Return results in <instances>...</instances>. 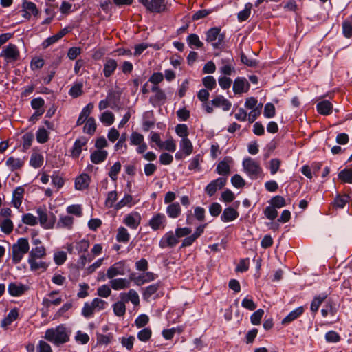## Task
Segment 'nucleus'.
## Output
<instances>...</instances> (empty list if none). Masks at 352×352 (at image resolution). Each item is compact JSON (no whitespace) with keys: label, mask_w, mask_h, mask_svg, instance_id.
Here are the masks:
<instances>
[{"label":"nucleus","mask_w":352,"mask_h":352,"mask_svg":"<svg viewBox=\"0 0 352 352\" xmlns=\"http://www.w3.org/2000/svg\"><path fill=\"white\" fill-rule=\"evenodd\" d=\"M41 226L45 229H52L54 228L56 223V217L52 213L48 214L45 208L41 207L36 210Z\"/></svg>","instance_id":"39448f33"},{"label":"nucleus","mask_w":352,"mask_h":352,"mask_svg":"<svg viewBox=\"0 0 352 352\" xmlns=\"http://www.w3.org/2000/svg\"><path fill=\"white\" fill-rule=\"evenodd\" d=\"M338 179L344 183L352 184V168H344L338 174Z\"/></svg>","instance_id":"a18cd8bd"},{"label":"nucleus","mask_w":352,"mask_h":352,"mask_svg":"<svg viewBox=\"0 0 352 352\" xmlns=\"http://www.w3.org/2000/svg\"><path fill=\"white\" fill-rule=\"evenodd\" d=\"M24 164V161L20 158L10 157L6 161V165L11 170H15L21 168Z\"/></svg>","instance_id":"58836bf2"},{"label":"nucleus","mask_w":352,"mask_h":352,"mask_svg":"<svg viewBox=\"0 0 352 352\" xmlns=\"http://www.w3.org/2000/svg\"><path fill=\"white\" fill-rule=\"evenodd\" d=\"M25 193L24 188L22 186H19L14 189V190L12 192V205L16 208H19L21 206L23 196Z\"/></svg>","instance_id":"412c9836"},{"label":"nucleus","mask_w":352,"mask_h":352,"mask_svg":"<svg viewBox=\"0 0 352 352\" xmlns=\"http://www.w3.org/2000/svg\"><path fill=\"white\" fill-rule=\"evenodd\" d=\"M250 83L244 77H237L233 82V91L235 94L246 93L250 89Z\"/></svg>","instance_id":"ddd939ff"},{"label":"nucleus","mask_w":352,"mask_h":352,"mask_svg":"<svg viewBox=\"0 0 352 352\" xmlns=\"http://www.w3.org/2000/svg\"><path fill=\"white\" fill-rule=\"evenodd\" d=\"M125 274V263L124 261L115 263L110 266L107 271V276L109 279H113L117 276H122Z\"/></svg>","instance_id":"f8f14e48"},{"label":"nucleus","mask_w":352,"mask_h":352,"mask_svg":"<svg viewBox=\"0 0 352 352\" xmlns=\"http://www.w3.org/2000/svg\"><path fill=\"white\" fill-rule=\"evenodd\" d=\"M110 286L114 290L125 289L131 285V278H113L110 280Z\"/></svg>","instance_id":"4be33fe9"},{"label":"nucleus","mask_w":352,"mask_h":352,"mask_svg":"<svg viewBox=\"0 0 352 352\" xmlns=\"http://www.w3.org/2000/svg\"><path fill=\"white\" fill-rule=\"evenodd\" d=\"M120 298L124 302H131L135 306L140 304L139 295L134 289H130L128 292L120 293Z\"/></svg>","instance_id":"6ab92c4d"},{"label":"nucleus","mask_w":352,"mask_h":352,"mask_svg":"<svg viewBox=\"0 0 352 352\" xmlns=\"http://www.w3.org/2000/svg\"><path fill=\"white\" fill-rule=\"evenodd\" d=\"M182 152L186 155H190L193 151V146L188 138L182 139L179 142Z\"/></svg>","instance_id":"c9c22d12"},{"label":"nucleus","mask_w":352,"mask_h":352,"mask_svg":"<svg viewBox=\"0 0 352 352\" xmlns=\"http://www.w3.org/2000/svg\"><path fill=\"white\" fill-rule=\"evenodd\" d=\"M216 171L219 175H228L230 173V166L226 160L221 161L217 166Z\"/></svg>","instance_id":"603ef678"},{"label":"nucleus","mask_w":352,"mask_h":352,"mask_svg":"<svg viewBox=\"0 0 352 352\" xmlns=\"http://www.w3.org/2000/svg\"><path fill=\"white\" fill-rule=\"evenodd\" d=\"M305 311L302 306L298 307L289 312L282 320V324L287 325L298 318Z\"/></svg>","instance_id":"5701e85b"},{"label":"nucleus","mask_w":352,"mask_h":352,"mask_svg":"<svg viewBox=\"0 0 352 352\" xmlns=\"http://www.w3.org/2000/svg\"><path fill=\"white\" fill-rule=\"evenodd\" d=\"M22 12H23L22 16L27 19H30L31 15L37 16L39 13L36 4L27 1L22 3Z\"/></svg>","instance_id":"a211bd4d"},{"label":"nucleus","mask_w":352,"mask_h":352,"mask_svg":"<svg viewBox=\"0 0 352 352\" xmlns=\"http://www.w3.org/2000/svg\"><path fill=\"white\" fill-rule=\"evenodd\" d=\"M252 8V5L251 3H246L245 8L238 13V20L239 21H244L247 20L250 15Z\"/></svg>","instance_id":"09e8293b"},{"label":"nucleus","mask_w":352,"mask_h":352,"mask_svg":"<svg viewBox=\"0 0 352 352\" xmlns=\"http://www.w3.org/2000/svg\"><path fill=\"white\" fill-rule=\"evenodd\" d=\"M264 315V310L259 309L254 311L250 316V320L252 324L258 325L261 324V319Z\"/></svg>","instance_id":"680f3d73"},{"label":"nucleus","mask_w":352,"mask_h":352,"mask_svg":"<svg viewBox=\"0 0 352 352\" xmlns=\"http://www.w3.org/2000/svg\"><path fill=\"white\" fill-rule=\"evenodd\" d=\"M87 143V140L86 138L81 137L77 139L75 141L72 149L71 151L72 157L78 158L82 152V147L86 146Z\"/></svg>","instance_id":"cd10ccee"},{"label":"nucleus","mask_w":352,"mask_h":352,"mask_svg":"<svg viewBox=\"0 0 352 352\" xmlns=\"http://www.w3.org/2000/svg\"><path fill=\"white\" fill-rule=\"evenodd\" d=\"M28 263L31 271L39 273L46 271L49 267L48 263L40 258H28Z\"/></svg>","instance_id":"dca6fc26"},{"label":"nucleus","mask_w":352,"mask_h":352,"mask_svg":"<svg viewBox=\"0 0 352 352\" xmlns=\"http://www.w3.org/2000/svg\"><path fill=\"white\" fill-rule=\"evenodd\" d=\"M317 111L323 116H328L332 113L333 104L329 100H322L316 105Z\"/></svg>","instance_id":"7c9ffc66"},{"label":"nucleus","mask_w":352,"mask_h":352,"mask_svg":"<svg viewBox=\"0 0 352 352\" xmlns=\"http://www.w3.org/2000/svg\"><path fill=\"white\" fill-rule=\"evenodd\" d=\"M96 129V120L93 117H89L84 126L83 131L89 135H94Z\"/></svg>","instance_id":"37998d69"},{"label":"nucleus","mask_w":352,"mask_h":352,"mask_svg":"<svg viewBox=\"0 0 352 352\" xmlns=\"http://www.w3.org/2000/svg\"><path fill=\"white\" fill-rule=\"evenodd\" d=\"M46 256V249L43 245H38L32 248L29 252L28 258L42 259Z\"/></svg>","instance_id":"72a5a7b5"},{"label":"nucleus","mask_w":352,"mask_h":352,"mask_svg":"<svg viewBox=\"0 0 352 352\" xmlns=\"http://www.w3.org/2000/svg\"><path fill=\"white\" fill-rule=\"evenodd\" d=\"M94 104L89 103L82 109L76 122L77 126H80L83 123L86 122L87 120L89 118V116L94 109Z\"/></svg>","instance_id":"473e14b6"},{"label":"nucleus","mask_w":352,"mask_h":352,"mask_svg":"<svg viewBox=\"0 0 352 352\" xmlns=\"http://www.w3.org/2000/svg\"><path fill=\"white\" fill-rule=\"evenodd\" d=\"M0 56L3 57L6 63H8L17 60L20 57V52L15 45L10 43L3 49Z\"/></svg>","instance_id":"0eeeda50"},{"label":"nucleus","mask_w":352,"mask_h":352,"mask_svg":"<svg viewBox=\"0 0 352 352\" xmlns=\"http://www.w3.org/2000/svg\"><path fill=\"white\" fill-rule=\"evenodd\" d=\"M45 105V101L41 97L34 98L31 101V107L32 109L37 111V114L43 115L45 112L43 106Z\"/></svg>","instance_id":"a19ab883"},{"label":"nucleus","mask_w":352,"mask_h":352,"mask_svg":"<svg viewBox=\"0 0 352 352\" xmlns=\"http://www.w3.org/2000/svg\"><path fill=\"white\" fill-rule=\"evenodd\" d=\"M148 225L154 231L164 230L167 225L166 217L162 213H155L148 221Z\"/></svg>","instance_id":"6e6552de"},{"label":"nucleus","mask_w":352,"mask_h":352,"mask_svg":"<svg viewBox=\"0 0 352 352\" xmlns=\"http://www.w3.org/2000/svg\"><path fill=\"white\" fill-rule=\"evenodd\" d=\"M43 164V157L41 153H34L32 154L30 160V164L31 166L38 168Z\"/></svg>","instance_id":"c03bdc74"},{"label":"nucleus","mask_w":352,"mask_h":352,"mask_svg":"<svg viewBox=\"0 0 352 352\" xmlns=\"http://www.w3.org/2000/svg\"><path fill=\"white\" fill-rule=\"evenodd\" d=\"M242 166L244 173L252 180L262 178L263 176V171L260 162L250 157L243 159Z\"/></svg>","instance_id":"f03ea898"},{"label":"nucleus","mask_w":352,"mask_h":352,"mask_svg":"<svg viewBox=\"0 0 352 352\" xmlns=\"http://www.w3.org/2000/svg\"><path fill=\"white\" fill-rule=\"evenodd\" d=\"M231 183L235 188H243L245 185V180L241 175L238 174H235L232 176L231 178Z\"/></svg>","instance_id":"774afa93"},{"label":"nucleus","mask_w":352,"mask_h":352,"mask_svg":"<svg viewBox=\"0 0 352 352\" xmlns=\"http://www.w3.org/2000/svg\"><path fill=\"white\" fill-rule=\"evenodd\" d=\"M63 300L60 297L57 298L56 299H52V298H44L42 301L43 305L46 308H50V306L59 305L62 302Z\"/></svg>","instance_id":"338daca9"},{"label":"nucleus","mask_w":352,"mask_h":352,"mask_svg":"<svg viewBox=\"0 0 352 352\" xmlns=\"http://www.w3.org/2000/svg\"><path fill=\"white\" fill-rule=\"evenodd\" d=\"M74 218L70 216H61L56 224L58 228L71 230L73 228Z\"/></svg>","instance_id":"f704fd0d"},{"label":"nucleus","mask_w":352,"mask_h":352,"mask_svg":"<svg viewBox=\"0 0 352 352\" xmlns=\"http://www.w3.org/2000/svg\"><path fill=\"white\" fill-rule=\"evenodd\" d=\"M108 152L104 150H96L91 153L90 160L92 163L98 164L103 162L107 157Z\"/></svg>","instance_id":"2f4dec72"},{"label":"nucleus","mask_w":352,"mask_h":352,"mask_svg":"<svg viewBox=\"0 0 352 352\" xmlns=\"http://www.w3.org/2000/svg\"><path fill=\"white\" fill-rule=\"evenodd\" d=\"M227 182L226 178L219 177L217 179L212 180L205 188L206 193L210 196H213L218 190L223 188Z\"/></svg>","instance_id":"9b49d317"},{"label":"nucleus","mask_w":352,"mask_h":352,"mask_svg":"<svg viewBox=\"0 0 352 352\" xmlns=\"http://www.w3.org/2000/svg\"><path fill=\"white\" fill-rule=\"evenodd\" d=\"M82 83H76L70 88L69 94L73 98H77L82 94Z\"/></svg>","instance_id":"052dcab7"},{"label":"nucleus","mask_w":352,"mask_h":352,"mask_svg":"<svg viewBox=\"0 0 352 352\" xmlns=\"http://www.w3.org/2000/svg\"><path fill=\"white\" fill-rule=\"evenodd\" d=\"M113 312L117 316H122L126 312V306L124 301L116 302L113 305Z\"/></svg>","instance_id":"4d7b16f0"},{"label":"nucleus","mask_w":352,"mask_h":352,"mask_svg":"<svg viewBox=\"0 0 352 352\" xmlns=\"http://www.w3.org/2000/svg\"><path fill=\"white\" fill-rule=\"evenodd\" d=\"M0 228L4 234H10L14 228V224L11 219H0Z\"/></svg>","instance_id":"4c0bfd02"},{"label":"nucleus","mask_w":352,"mask_h":352,"mask_svg":"<svg viewBox=\"0 0 352 352\" xmlns=\"http://www.w3.org/2000/svg\"><path fill=\"white\" fill-rule=\"evenodd\" d=\"M152 336V330L149 327H144L137 335L138 338L144 342H148Z\"/></svg>","instance_id":"3c124183"},{"label":"nucleus","mask_w":352,"mask_h":352,"mask_svg":"<svg viewBox=\"0 0 352 352\" xmlns=\"http://www.w3.org/2000/svg\"><path fill=\"white\" fill-rule=\"evenodd\" d=\"M175 133L182 139L188 138L189 135L188 127L185 124H179L175 126Z\"/></svg>","instance_id":"5fc2aeb1"},{"label":"nucleus","mask_w":352,"mask_h":352,"mask_svg":"<svg viewBox=\"0 0 352 352\" xmlns=\"http://www.w3.org/2000/svg\"><path fill=\"white\" fill-rule=\"evenodd\" d=\"M90 181V177L86 173H82L76 178L75 188L78 190H85L89 187Z\"/></svg>","instance_id":"393cba45"},{"label":"nucleus","mask_w":352,"mask_h":352,"mask_svg":"<svg viewBox=\"0 0 352 352\" xmlns=\"http://www.w3.org/2000/svg\"><path fill=\"white\" fill-rule=\"evenodd\" d=\"M44 338L54 345L60 346L69 341L70 331L65 324H60L47 329Z\"/></svg>","instance_id":"f257e3e1"},{"label":"nucleus","mask_w":352,"mask_h":352,"mask_svg":"<svg viewBox=\"0 0 352 352\" xmlns=\"http://www.w3.org/2000/svg\"><path fill=\"white\" fill-rule=\"evenodd\" d=\"M342 33L347 38L352 37V14L343 21Z\"/></svg>","instance_id":"e433bc0d"},{"label":"nucleus","mask_w":352,"mask_h":352,"mask_svg":"<svg viewBox=\"0 0 352 352\" xmlns=\"http://www.w3.org/2000/svg\"><path fill=\"white\" fill-rule=\"evenodd\" d=\"M118 199V194L116 190L108 192L107 199L105 200L106 207L111 208L115 207V203Z\"/></svg>","instance_id":"13d9d810"},{"label":"nucleus","mask_w":352,"mask_h":352,"mask_svg":"<svg viewBox=\"0 0 352 352\" xmlns=\"http://www.w3.org/2000/svg\"><path fill=\"white\" fill-rule=\"evenodd\" d=\"M114 115L111 111H107L102 113L100 120L106 126H110L114 122Z\"/></svg>","instance_id":"8fccbe9b"},{"label":"nucleus","mask_w":352,"mask_h":352,"mask_svg":"<svg viewBox=\"0 0 352 352\" xmlns=\"http://www.w3.org/2000/svg\"><path fill=\"white\" fill-rule=\"evenodd\" d=\"M239 215L236 210L232 207H228L224 209L221 216V219L223 222H230L237 219Z\"/></svg>","instance_id":"c85d7f7f"},{"label":"nucleus","mask_w":352,"mask_h":352,"mask_svg":"<svg viewBox=\"0 0 352 352\" xmlns=\"http://www.w3.org/2000/svg\"><path fill=\"white\" fill-rule=\"evenodd\" d=\"M121 166L120 162H117L111 167L108 175L113 181L117 180L118 175L121 170Z\"/></svg>","instance_id":"e2e57ef3"},{"label":"nucleus","mask_w":352,"mask_h":352,"mask_svg":"<svg viewBox=\"0 0 352 352\" xmlns=\"http://www.w3.org/2000/svg\"><path fill=\"white\" fill-rule=\"evenodd\" d=\"M220 72L225 76H230L235 73L234 59L230 58H222L221 60Z\"/></svg>","instance_id":"2eb2a0df"},{"label":"nucleus","mask_w":352,"mask_h":352,"mask_svg":"<svg viewBox=\"0 0 352 352\" xmlns=\"http://www.w3.org/2000/svg\"><path fill=\"white\" fill-rule=\"evenodd\" d=\"M270 204L276 208H281L286 206V201L283 197L276 195L270 199Z\"/></svg>","instance_id":"6e6d98bb"},{"label":"nucleus","mask_w":352,"mask_h":352,"mask_svg":"<svg viewBox=\"0 0 352 352\" xmlns=\"http://www.w3.org/2000/svg\"><path fill=\"white\" fill-rule=\"evenodd\" d=\"M187 42L190 47L201 48L203 47L204 43L200 41L198 35L196 34H191L187 37Z\"/></svg>","instance_id":"49530a36"},{"label":"nucleus","mask_w":352,"mask_h":352,"mask_svg":"<svg viewBox=\"0 0 352 352\" xmlns=\"http://www.w3.org/2000/svg\"><path fill=\"white\" fill-rule=\"evenodd\" d=\"M36 140L40 144H44L49 140V133L43 127L39 128L36 134Z\"/></svg>","instance_id":"864d4df0"},{"label":"nucleus","mask_w":352,"mask_h":352,"mask_svg":"<svg viewBox=\"0 0 352 352\" xmlns=\"http://www.w3.org/2000/svg\"><path fill=\"white\" fill-rule=\"evenodd\" d=\"M263 213L267 219L271 221L274 220L278 216V211L276 208L272 205L265 208Z\"/></svg>","instance_id":"0e129e2a"},{"label":"nucleus","mask_w":352,"mask_h":352,"mask_svg":"<svg viewBox=\"0 0 352 352\" xmlns=\"http://www.w3.org/2000/svg\"><path fill=\"white\" fill-rule=\"evenodd\" d=\"M211 104L215 107H221L225 111L230 110L232 103L223 96L219 95L211 100Z\"/></svg>","instance_id":"b1692460"},{"label":"nucleus","mask_w":352,"mask_h":352,"mask_svg":"<svg viewBox=\"0 0 352 352\" xmlns=\"http://www.w3.org/2000/svg\"><path fill=\"white\" fill-rule=\"evenodd\" d=\"M202 83L204 87L210 90H212L217 85L215 78L212 76H207L202 79Z\"/></svg>","instance_id":"69168bd1"},{"label":"nucleus","mask_w":352,"mask_h":352,"mask_svg":"<svg viewBox=\"0 0 352 352\" xmlns=\"http://www.w3.org/2000/svg\"><path fill=\"white\" fill-rule=\"evenodd\" d=\"M133 197L130 195H125L124 197L115 205L116 210H120L124 206H131Z\"/></svg>","instance_id":"bf43d9fd"},{"label":"nucleus","mask_w":352,"mask_h":352,"mask_svg":"<svg viewBox=\"0 0 352 352\" xmlns=\"http://www.w3.org/2000/svg\"><path fill=\"white\" fill-rule=\"evenodd\" d=\"M179 242L175 233L173 231L166 232L159 242V246L162 248H173Z\"/></svg>","instance_id":"1a4fd4ad"},{"label":"nucleus","mask_w":352,"mask_h":352,"mask_svg":"<svg viewBox=\"0 0 352 352\" xmlns=\"http://www.w3.org/2000/svg\"><path fill=\"white\" fill-rule=\"evenodd\" d=\"M141 222V215L133 212L126 215L123 219V223L129 228L135 230L138 228Z\"/></svg>","instance_id":"4468645a"},{"label":"nucleus","mask_w":352,"mask_h":352,"mask_svg":"<svg viewBox=\"0 0 352 352\" xmlns=\"http://www.w3.org/2000/svg\"><path fill=\"white\" fill-rule=\"evenodd\" d=\"M329 294L327 293H321L316 295L311 302L310 309L313 314L318 312L321 304L327 299Z\"/></svg>","instance_id":"bb28decb"},{"label":"nucleus","mask_w":352,"mask_h":352,"mask_svg":"<svg viewBox=\"0 0 352 352\" xmlns=\"http://www.w3.org/2000/svg\"><path fill=\"white\" fill-rule=\"evenodd\" d=\"M8 292L12 296H19L28 290V287L20 283H11L8 285Z\"/></svg>","instance_id":"aec40b11"},{"label":"nucleus","mask_w":352,"mask_h":352,"mask_svg":"<svg viewBox=\"0 0 352 352\" xmlns=\"http://www.w3.org/2000/svg\"><path fill=\"white\" fill-rule=\"evenodd\" d=\"M118 67L117 61L113 58H107L104 63L103 74L106 78L111 76Z\"/></svg>","instance_id":"a878e982"},{"label":"nucleus","mask_w":352,"mask_h":352,"mask_svg":"<svg viewBox=\"0 0 352 352\" xmlns=\"http://www.w3.org/2000/svg\"><path fill=\"white\" fill-rule=\"evenodd\" d=\"M30 249L29 242L25 238H20L16 243L12 246L11 257L13 263L17 264L22 260L23 256L28 252Z\"/></svg>","instance_id":"7ed1b4c3"},{"label":"nucleus","mask_w":352,"mask_h":352,"mask_svg":"<svg viewBox=\"0 0 352 352\" xmlns=\"http://www.w3.org/2000/svg\"><path fill=\"white\" fill-rule=\"evenodd\" d=\"M221 28L214 27L209 29L206 32V41L212 43L214 48H218L222 43L224 36L220 34Z\"/></svg>","instance_id":"423d86ee"},{"label":"nucleus","mask_w":352,"mask_h":352,"mask_svg":"<svg viewBox=\"0 0 352 352\" xmlns=\"http://www.w3.org/2000/svg\"><path fill=\"white\" fill-rule=\"evenodd\" d=\"M166 212L170 218L176 219L181 215L182 208L178 202H174L166 207Z\"/></svg>","instance_id":"c756f323"},{"label":"nucleus","mask_w":352,"mask_h":352,"mask_svg":"<svg viewBox=\"0 0 352 352\" xmlns=\"http://www.w3.org/2000/svg\"><path fill=\"white\" fill-rule=\"evenodd\" d=\"M74 248L78 254H84L87 252L90 243L88 239H83L74 243Z\"/></svg>","instance_id":"79ce46f5"},{"label":"nucleus","mask_w":352,"mask_h":352,"mask_svg":"<svg viewBox=\"0 0 352 352\" xmlns=\"http://www.w3.org/2000/svg\"><path fill=\"white\" fill-rule=\"evenodd\" d=\"M140 2L149 11L161 12L166 10V0H140Z\"/></svg>","instance_id":"9d476101"},{"label":"nucleus","mask_w":352,"mask_h":352,"mask_svg":"<svg viewBox=\"0 0 352 352\" xmlns=\"http://www.w3.org/2000/svg\"><path fill=\"white\" fill-rule=\"evenodd\" d=\"M159 287H160L159 283L150 285L149 286L145 287L144 289V292L142 294L144 299H145V300L149 299L152 295H153L155 293H156V292L159 289Z\"/></svg>","instance_id":"de8ad7c7"},{"label":"nucleus","mask_w":352,"mask_h":352,"mask_svg":"<svg viewBox=\"0 0 352 352\" xmlns=\"http://www.w3.org/2000/svg\"><path fill=\"white\" fill-rule=\"evenodd\" d=\"M157 275L151 272H144L142 274H139L138 276H131V280H133L135 285L140 286L145 283H149L157 278Z\"/></svg>","instance_id":"f3484780"},{"label":"nucleus","mask_w":352,"mask_h":352,"mask_svg":"<svg viewBox=\"0 0 352 352\" xmlns=\"http://www.w3.org/2000/svg\"><path fill=\"white\" fill-rule=\"evenodd\" d=\"M116 240L120 243H126L130 240V234L124 227H120L118 229Z\"/></svg>","instance_id":"ea45409f"},{"label":"nucleus","mask_w":352,"mask_h":352,"mask_svg":"<svg viewBox=\"0 0 352 352\" xmlns=\"http://www.w3.org/2000/svg\"><path fill=\"white\" fill-rule=\"evenodd\" d=\"M108 305L107 302L95 298L91 302H85L82 309V315L85 318L91 317L95 311H100L104 309Z\"/></svg>","instance_id":"20e7f679"}]
</instances>
